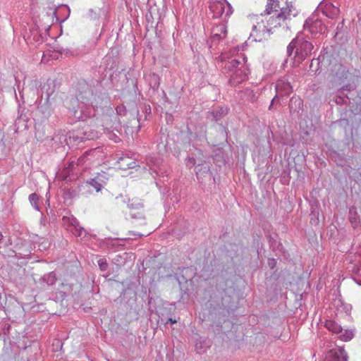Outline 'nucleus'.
Here are the masks:
<instances>
[{
  "mask_svg": "<svg viewBox=\"0 0 361 361\" xmlns=\"http://www.w3.org/2000/svg\"><path fill=\"white\" fill-rule=\"evenodd\" d=\"M336 75L340 84L343 85L338 89V92L343 93V91L351 92L357 88L360 78V71L358 70L353 69L350 71L346 67L341 65Z\"/></svg>",
  "mask_w": 361,
  "mask_h": 361,
  "instance_id": "1",
  "label": "nucleus"
},
{
  "mask_svg": "<svg viewBox=\"0 0 361 361\" xmlns=\"http://www.w3.org/2000/svg\"><path fill=\"white\" fill-rule=\"evenodd\" d=\"M291 10L287 0H268L265 11L262 13L264 16H269L270 18H275L281 19L288 13L290 16Z\"/></svg>",
  "mask_w": 361,
  "mask_h": 361,
  "instance_id": "2",
  "label": "nucleus"
},
{
  "mask_svg": "<svg viewBox=\"0 0 361 361\" xmlns=\"http://www.w3.org/2000/svg\"><path fill=\"white\" fill-rule=\"evenodd\" d=\"M308 37L303 31L298 32L295 37V63H301L306 57H307L313 49L311 42L305 39Z\"/></svg>",
  "mask_w": 361,
  "mask_h": 361,
  "instance_id": "3",
  "label": "nucleus"
},
{
  "mask_svg": "<svg viewBox=\"0 0 361 361\" xmlns=\"http://www.w3.org/2000/svg\"><path fill=\"white\" fill-rule=\"evenodd\" d=\"M326 30V25L319 19L317 15V10L314 11L312 15L307 18L303 25V30L302 31L305 33L309 32L312 37L316 36L317 34L322 35L325 32Z\"/></svg>",
  "mask_w": 361,
  "mask_h": 361,
  "instance_id": "4",
  "label": "nucleus"
},
{
  "mask_svg": "<svg viewBox=\"0 0 361 361\" xmlns=\"http://www.w3.org/2000/svg\"><path fill=\"white\" fill-rule=\"evenodd\" d=\"M348 354L343 347L331 349L326 355L325 361H348Z\"/></svg>",
  "mask_w": 361,
  "mask_h": 361,
  "instance_id": "5",
  "label": "nucleus"
},
{
  "mask_svg": "<svg viewBox=\"0 0 361 361\" xmlns=\"http://www.w3.org/2000/svg\"><path fill=\"white\" fill-rule=\"evenodd\" d=\"M317 11L322 10L324 15L327 16L329 18H334L336 16L338 15L339 9L338 8L334 6L331 3L324 4V1H322L317 8Z\"/></svg>",
  "mask_w": 361,
  "mask_h": 361,
  "instance_id": "6",
  "label": "nucleus"
},
{
  "mask_svg": "<svg viewBox=\"0 0 361 361\" xmlns=\"http://www.w3.org/2000/svg\"><path fill=\"white\" fill-rule=\"evenodd\" d=\"M225 1L223 0H216L210 2L209 8L213 13L214 18H219L222 16L225 9Z\"/></svg>",
  "mask_w": 361,
  "mask_h": 361,
  "instance_id": "7",
  "label": "nucleus"
},
{
  "mask_svg": "<svg viewBox=\"0 0 361 361\" xmlns=\"http://www.w3.org/2000/svg\"><path fill=\"white\" fill-rule=\"evenodd\" d=\"M324 326L330 331L334 334L342 333L343 329L341 325L334 320L327 319L325 322Z\"/></svg>",
  "mask_w": 361,
  "mask_h": 361,
  "instance_id": "8",
  "label": "nucleus"
},
{
  "mask_svg": "<svg viewBox=\"0 0 361 361\" xmlns=\"http://www.w3.org/2000/svg\"><path fill=\"white\" fill-rule=\"evenodd\" d=\"M319 211L317 204H310V223L313 225H317L319 222Z\"/></svg>",
  "mask_w": 361,
  "mask_h": 361,
  "instance_id": "9",
  "label": "nucleus"
},
{
  "mask_svg": "<svg viewBox=\"0 0 361 361\" xmlns=\"http://www.w3.org/2000/svg\"><path fill=\"white\" fill-rule=\"evenodd\" d=\"M286 18V16L284 15L283 17L281 19H277L276 21L275 18H270L269 16H265V20L267 23V25L270 27V28H267L266 26H264L265 28H267V32H270L271 28L277 27L279 25H280L281 20H284Z\"/></svg>",
  "mask_w": 361,
  "mask_h": 361,
  "instance_id": "10",
  "label": "nucleus"
},
{
  "mask_svg": "<svg viewBox=\"0 0 361 361\" xmlns=\"http://www.w3.org/2000/svg\"><path fill=\"white\" fill-rule=\"evenodd\" d=\"M348 219L354 228L357 227L360 223V217L355 210V208L350 209Z\"/></svg>",
  "mask_w": 361,
  "mask_h": 361,
  "instance_id": "11",
  "label": "nucleus"
},
{
  "mask_svg": "<svg viewBox=\"0 0 361 361\" xmlns=\"http://www.w3.org/2000/svg\"><path fill=\"white\" fill-rule=\"evenodd\" d=\"M330 157L338 166H343L345 162L344 156L336 151L331 152Z\"/></svg>",
  "mask_w": 361,
  "mask_h": 361,
  "instance_id": "12",
  "label": "nucleus"
},
{
  "mask_svg": "<svg viewBox=\"0 0 361 361\" xmlns=\"http://www.w3.org/2000/svg\"><path fill=\"white\" fill-rule=\"evenodd\" d=\"M63 224L66 227V229L69 231V228H72L78 223V220L73 216H63L62 219Z\"/></svg>",
  "mask_w": 361,
  "mask_h": 361,
  "instance_id": "13",
  "label": "nucleus"
},
{
  "mask_svg": "<svg viewBox=\"0 0 361 361\" xmlns=\"http://www.w3.org/2000/svg\"><path fill=\"white\" fill-rule=\"evenodd\" d=\"M231 78L235 82L239 83L246 79V75L242 70L238 69L232 75Z\"/></svg>",
  "mask_w": 361,
  "mask_h": 361,
  "instance_id": "14",
  "label": "nucleus"
},
{
  "mask_svg": "<svg viewBox=\"0 0 361 361\" xmlns=\"http://www.w3.org/2000/svg\"><path fill=\"white\" fill-rule=\"evenodd\" d=\"M69 231L71 232L75 235L79 236V237H81V236L85 235V231L84 230L83 228L80 226L79 223H78L72 228H69Z\"/></svg>",
  "mask_w": 361,
  "mask_h": 361,
  "instance_id": "15",
  "label": "nucleus"
},
{
  "mask_svg": "<svg viewBox=\"0 0 361 361\" xmlns=\"http://www.w3.org/2000/svg\"><path fill=\"white\" fill-rule=\"evenodd\" d=\"M348 100H349V97L348 95L342 96L341 94H336V96L334 99V101L338 105H347L348 104Z\"/></svg>",
  "mask_w": 361,
  "mask_h": 361,
  "instance_id": "16",
  "label": "nucleus"
},
{
  "mask_svg": "<svg viewBox=\"0 0 361 361\" xmlns=\"http://www.w3.org/2000/svg\"><path fill=\"white\" fill-rule=\"evenodd\" d=\"M354 336V333L352 330H345V332L340 336V338L343 341H349Z\"/></svg>",
  "mask_w": 361,
  "mask_h": 361,
  "instance_id": "17",
  "label": "nucleus"
},
{
  "mask_svg": "<svg viewBox=\"0 0 361 361\" xmlns=\"http://www.w3.org/2000/svg\"><path fill=\"white\" fill-rule=\"evenodd\" d=\"M29 200L31 203V204L35 207L37 209H38V201H39V197H38V195L36 194V193H32L31 194L30 196H29Z\"/></svg>",
  "mask_w": 361,
  "mask_h": 361,
  "instance_id": "18",
  "label": "nucleus"
},
{
  "mask_svg": "<svg viewBox=\"0 0 361 361\" xmlns=\"http://www.w3.org/2000/svg\"><path fill=\"white\" fill-rule=\"evenodd\" d=\"M89 184H90L91 186H92V187L95 189V190H96L97 192L100 191V190H101V189H102V185H101L99 183L97 182V181H96V180H92L89 183Z\"/></svg>",
  "mask_w": 361,
  "mask_h": 361,
  "instance_id": "19",
  "label": "nucleus"
},
{
  "mask_svg": "<svg viewBox=\"0 0 361 361\" xmlns=\"http://www.w3.org/2000/svg\"><path fill=\"white\" fill-rule=\"evenodd\" d=\"M239 62L238 61L235 59H233L231 61H229L227 64V68L229 70H231L232 68H235L238 66Z\"/></svg>",
  "mask_w": 361,
  "mask_h": 361,
  "instance_id": "20",
  "label": "nucleus"
},
{
  "mask_svg": "<svg viewBox=\"0 0 361 361\" xmlns=\"http://www.w3.org/2000/svg\"><path fill=\"white\" fill-rule=\"evenodd\" d=\"M99 268L102 271H105L108 267V264L106 263V260L104 259H99L98 262Z\"/></svg>",
  "mask_w": 361,
  "mask_h": 361,
  "instance_id": "21",
  "label": "nucleus"
},
{
  "mask_svg": "<svg viewBox=\"0 0 361 361\" xmlns=\"http://www.w3.org/2000/svg\"><path fill=\"white\" fill-rule=\"evenodd\" d=\"M216 29L218 31H221V32L223 34V37H226V27L224 25H220L216 27Z\"/></svg>",
  "mask_w": 361,
  "mask_h": 361,
  "instance_id": "22",
  "label": "nucleus"
},
{
  "mask_svg": "<svg viewBox=\"0 0 361 361\" xmlns=\"http://www.w3.org/2000/svg\"><path fill=\"white\" fill-rule=\"evenodd\" d=\"M354 281L360 286H361V274H356L353 277Z\"/></svg>",
  "mask_w": 361,
  "mask_h": 361,
  "instance_id": "23",
  "label": "nucleus"
},
{
  "mask_svg": "<svg viewBox=\"0 0 361 361\" xmlns=\"http://www.w3.org/2000/svg\"><path fill=\"white\" fill-rule=\"evenodd\" d=\"M293 41H292L288 46V52L289 53V54H291L292 50L293 49Z\"/></svg>",
  "mask_w": 361,
  "mask_h": 361,
  "instance_id": "24",
  "label": "nucleus"
},
{
  "mask_svg": "<svg viewBox=\"0 0 361 361\" xmlns=\"http://www.w3.org/2000/svg\"><path fill=\"white\" fill-rule=\"evenodd\" d=\"M276 264L275 259H272L270 260L269 264L271 267H274Z\"/></svg>",
  "mask_w": 361,
  "mask_h": 361,
  "instance_id": "25",
  "label": "nucleus"
},
{
  "mask_svg": "<svg viewBox=\"0 0 361 361\" xmlns=\"http://www.w3.org/2000/svg\"><path fill=\"white\" fill-rule=\"evenodd\" d=\"M356 44H357V46L360 49H361V39H360V41H357V42H356Z\"/></svg>",
  "mask_w": 361,
  "mask_h": 361,
  "instance_id": "26",
  "label": "nucleus"
},
{
  "mask_svg": "<svg viewBox=\"0 0 361 361\" xmlns=\"http://www.w3.org/2000/svg\"><path fill=\"white\" fill-rule=\"evenodd\" d=\"M345 91H343V93L342 92H338V91L337 92V94H341L342 96H345V95H348L347 94H345L344 92Z\"/></svg>",
  "mask_w": 361,
  "mask_h": 361,
  "instance_id": "27",
  "label": "nucleus"
},
{
  "mask_svg": "<svg viewBox=\"0 0 361 361\" xmlns=\"http://www.w3.org/2000/svg\"><path fill=\"white\" fill-rule=\"evenodd\" d=\"M275 101H276V97H274V98L272 99V101H271V106H270V107H269V108H271V107L274 105V104Z\"/></svg>",
  "mask_w": 361,
  "mask_h": 361,
  "instance_id": "28",
  "label": "nucleus"
},
{
  "mask_svg": "<svg viewBox=\"0 0 361 361\" xmlns=\"http://www.w3.org/2000/svg\"><path fill=\"white\" fill-rule=\"evenodd\" d=\"M169 321L173 324L176 322V320H173L172 319H169Z\"/></svg>",
  "mask_w": 361,
  "mask_h": 361,
  "instance_id": "29",
  "label": "nucleus"
},
{
  "mask_svg": "<svg viewBox=\"0 0 361 361\" xmlns=\"http://www.w3.org/2000/svg\"><path fill=\"white\" fill-rule=\"evenodd\" d=\"M298 309L295 308V312H294L295 316L298 314Z\"/></svg>",
  "mask_w": 361,
  "mask_h": 361,
  "instance_id": "30",
  "label": "nucleus"
},
{
  "mask_svg": "<svg viewBox=\"0 0 361 361\" xmlns=\"http://www.w3.org/2000/svg\"><path fill=\"white\" fill-rule=\"evenodd\" d=\"M95 151H96V149H93V150L90 151V152H89V153H90H90H92H92H94V152H95Z\"/></svg>",
  "mask_w": 361,
  "mask_h": 361,
  "instance_id": "31",
  "label": "nucleus"
},
{
  "mask_svg": "<svg viewBox=\"0 0 361 361\" xmlns=\"http://www.w3.org/2000/svg\"><path fill=\"white\" fill-rule=\"evenodd\" d=\"M214 35H219L220 37H221V34H219L218 32L214 33Z\"/></svg>",
  "mask_w": 361,
  "mask_h": 361,
  "instance_id": "32",
  "label": "nucleus"
},
{
  "mask_svg": "<svg viewBox=\"0 0 361 361\" xmlns=\"http://www.w3.org/2000/svg\"><path fill=\"white\" fill-rule=\"evenodd\" d=\"M0 238H2V235L0 233Z\"/></svg>",
  "mask_w": 361,
  "mask_h": 361,
  "instance_id": "33",
  "label": "nucleus"
}]
</instances>
